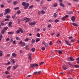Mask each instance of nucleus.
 <instances>
[{"instance_id": "f257e3e1", "label": "nucleus", "mask_w": 79, "mask_h": 79, "mask_svg": "<svg viewBox=\"0 0 79 79\" xmlns=\"http://www.w3.org/2000/svg\"><path fill=\"white\" fill-rule=\"evenodd\" d=\"M22 5L23 6H24V9H26L28 8V7L29 5V4L28 3H26L25 2H22Z\"/></svg>"}, {"instance_id": "f03ea898", "label": "nucleus", "mask_w": 79, "mask_h": 79, "mask_svg": "<svg viewBox=\"0 0 79 79\" xmlns=\"http://www.w3.org/2000/svg\"><path fill=\"white\" fill-rule=\"evenodd\" d=\"M5 13H4V15H6L7 13H10V9L9 8H7L5 10Z\"/></svg>"}, {"instance_id": "7ed1b4c3", "label": "nucleus", "mask_w": 79, "mask_h": 79, "mask_svg": "<svg viewBox=\"0 0 79 79\" xmlns=\"http://www.w3.org/2000/svg\"><path fill=\"white\" fill-rule=\"evenodd\" d=\"M38 64H33L30 65V67L31 68H34V67H38Z\"/></svg>"}, {"instance_id": "20e7f679", "label": "nucleus", "mask_w": 79, "mask_h": 79, "mask_svg": "<svg viewBox=\"0 0 79 79\" xmlns=\"http://www.w3.org/2000/svg\"><path fill=\"white\" fill-rule=\"evenodd\" d=\"M24 20H25V23H27L28 22H29V21H30V19L27 18H25L23 19Z\"/></svg>"}, {"instance_id": "39448f33", "label": "nucleus", "mask_w": 79, "mask_h": 79, "mask_svg": "<svg viewBox=\"0 0 79 79\" xmlns=\"http://www.w3.org/2000/svg\"><path fill=\"white\" fill-rule=\"evenodd\" d=\"M65 42L66 43V44L68 46H71V44L68 41L65 40Z\"/></svg>"}, {"instance_id": "423d86ee", "label": "nucleus", "mask_w": 79, "mask_h": 79, "mask_svg": "<svg viewBox=\"0 0 79 79\" xmlns=\"http://www.w3.org/2000/svg\"><path fill=\"white\" fill-rule=\"evenodd\" d=\"M41 71H39V72H36L34 73V74H40L41 73Z\"/></svg>"}, {"instance_id": "0eeeda50", "label": "nucleus", "mask_w": 79, "mask_h": 79, "mask_svg": "<svg viewBox=\"0 0 79 79\" xmlns=\"http://www.w3.org/2000/svg\"><path fill=\"white\" fill-rule=\"evenodd\" d=\"M71 20H72V22H74L75 20V17L74 16H73L71 18Z\"/></svg>"}, {"instance_id": "6e6552de", "label": "nucleus", "mask_w": 79, "mask_h": 79, "mask_svg": "<svg viewBox=\"0 0 79 79\" xmlns=\"http://www.w3.org/2000/svg\"><path fill=\"white\" fill-rule=\"evenodd\" d=\"M18 65H15V66H14L13 67V68H12V69H13L14 70H15L17 68H18Z\"/></svg>"}, {"instance_id": "1a4fd4ad", "label": "nucleus", "mask_w": 79, "mask_h": 79, "mask_svg": "<svg viewBox=\"0 0 79 79\" xmlns=\"http://www.w3.org/2000/svg\"><path fill=\"white\" fill-rule=\"evenodd\" d=\"M43 44L45 45V47H48V45H47V43H45V41H44L42 42Z\"/></svg>"}, {"instance_id": "9d476101", "label": "nucleus", "mask_w": 79, "mask_h": 79, "mask_svg": "<svg viewBox=\"0 0 79 79\" xmlns=\"http://www.w3.org/2000/svg\"><path fill=\"white\" fill-rule=\"evenodd\" d=\"M62 68H63V69L64 70H66L67 69V68L65 65H63L62 66Z\"/></svg>"}, {"instance_id": "9b49d317", "label": "nucleus", "mask_w": 79, "mask_h": 79, "mask_svg": "<svg viewBox=\"0 0 79 79\" xmlns=\"http://www.w3.org/2000/svg\"><path fill=\"white\" fill-rule=\"evenodd\" d=\"M18 4V2L16 1H14L13 2V4L14 5H15Z\"/></svg>"}, {"instance_id": "f8f14e48", "label": "nucleus", "mask_w": 79, "mask_h": 79, "mask_svg": "<svg viewBox=\"0 0 79 79\" xmlns=\"http://www.w3.org/2000/svg\"><path fill=\"white\" fill-rule=\"evenodd\" d=\"M31 54H28V58H29V59L30 60H32V58H31Z\"/></svg>"}, {"instance_id": "ddd939ff", "label": "nucleus", "mask_w": 79, "mask_h": 79, "mask_svg": "<svg viewBox=\"0 0 79 79\" xmlns=\"http://www.w3.org/2000/svg\"><path fill=\"white\" fill-rule=\"evenodd\" d=\"M11 24H12V23L10 22L9 23V26L10 27H12V26L11 25Z\"/></svg>"}, {"instance_id": "4468645a", "label": "nucleus", "mask_w": 79, "mask_h": 79, "mask_svg": "<svg viewBox=\"0 0 79 79\" xmlns=\"http://www.w3.org/2000/svg\"><path fill=\"white\" fill-rule=\"evenodd\" d=\"M14 33V32H8V35H10V34H13Z\"/></svg>"}, {"instance_id": "2eb2a0df", "label": "nucleus", "mask_w": 79, "mask_h": 79, "mask_svg": "<svg viewBox=\"0 0 79 79\" xmlns=\"http://www.w3.org/2000/svg\"><path fill=\"white\" fill-rule=\"evenodd\" d=\"M10 62H11L12 63H15V62L14 61V59L10 60Z\"/></svg>"}, {"instance_id": "dca6fc26", "label": "nucleus", "mask_w": 79, "mask_h": 79, "mask_svg": "<svg viewBox=\"0 0 79 79\" xmlns=\"http://www.w3.org/2000/svg\"><path fill=\"white\" fill-rule=\"evenodd\" d=\"M70 60H71V61H72V62L73 61L74 59H73L72 57V56L70 57Z\"/></svg>"}, {"instance_id": "f3484780", "label": "nucleus", "mask_w": 79, "mask_h": 79, "mask_svg": "<svg viewBox=\"0 0 79 79\" xmlns=\"http://www.w3.org/2000/svg\"><path fill=\"white\" fill-rule=\"evenodd\" d=\"M60 6L62 7H64V4H62V3L61 2L60 4Z\"/></svg>"}, {"instance_id": "a211bd4d", "label": "nucleus", "mask_w": 79, "mask_h": 79, "mask_svg": "<svg viewBox=\"0 0 79 79\" xmlns=\"http://www.w3.org/2000/svg\"><path fill=\"white\" fill-rule=\"evenodd\" d=\"M17 55L15 53H13L12 54V56H13V57H16Z\"/></svg>"}, {"instance_id": "6ab92c4d", "label": "nucleus", "mask_w": 79, "mask_h": 79, "mask_svg": "<svg viewBox=\"0 0 79 79\" xmlns=\"http://www.w3.org/2000/svg\"><path fill=\"white\" fill-rule=\"evenodd\" d=\"M25 45V43L23 42V43L21 44V46L22 47H23Z\"/></svg>"}, {"instance_id": "aec40b11", "label": "nucleus", "mask_w": 79, "mask_h": 79, "mask_svg": "<svg viewBox=\"0 0 79 79\" xmlns=\"http://www.w3.org/2000/svg\"><path fill=\"white\" fill-rule=\"evenodd\" d=\"M40 38H37L36 40V43H38V42H39L40 41Z\"/></svg>"}, {"instance_id": "412c9836", "label": "nucleus", "mask_w": 79, "mask_h": 79, "mask_svg": "<svg viewBox=\"0 0 79 79\" xmlns=\"http://www.w3.org/2000/svg\"><path fill=\"white\" fill-rule=\"evenodd\" d=\"M21 12L20 10H18L17 12H16V14H20Z\"/></svg>"}, {"instance_id": "4be33fe9", "label": "nucleus", "mask_w": 79, "mask_h": 79, "mask_svg": "<svg viewBox=\"0 0 79 79\" xmlns=\"http://www.w3.org/2000/svg\"><path fill=\"white\" fill-rule=\"evenodd\" d=\"M57 6V3H56L53 4V6H54V7H56Z\"/></svg>"}, {"instance_id": "5701e85b", "label": "nucleus", "mask_w": 79, "mask_h": 79, "mask_svg": "<svg viewBox=\"0 0 79 79\" xmlns=\"http://www.w3.org/2000/svg\"><path fill=\"white\" fill-rule=\"evenodd\" d=\"M41 13L43 14H45V11L43 10H41Z\"/></svg>"}, {"instance_id": "b1692460", "label": "nucleus", "mask_w": 79, "mask_h": 79, "mask_svg": "<svg viewBox=\"0 0 79 79\" xmlns=\"http://www.w3.org/2000/svg\"><path fill=\"white\" fill-rule=\"evenodd\" d=\"M30 40V39H29V38H26V39L24 40V41L25 42H27V41H28V40Z\"/></svg>"}, {"instance_id": "393cba45", "label": "nucleus", "mask_w": 79, "mask_h": 79, "mask_svg": "<svg viewBox=\"0 0 79 79\" xmlns=\"http://www.w3.org/2000/svg\"><path fill=\"white\" fill-rule=\"evenodd\" d=\"M18 31H19L20 32H21V33H23V31L21 29V28H20V29H19V30H18Z\"/></svg>"}, {"instance_id": "a878e982", "label": "nucleus", "mask_w": 79, "mask_h": 79, "mask_svg": "<svg viewBox=\"0 0 79 79\" xmlns=\"http://www.w3.org/2000/svg\"><path fill=\"white\" fill-rule=\"evenodd\" d=\"M56 43H58L60 45V44L61 43V42L60 41H57Z\"/></svg>"}, {"instance_id": "bb28decb", "label": "nucleus", "mask_w": 79, "mask_h": 79, "mask_svg": "<svg viewBox=\"0 0 79 79\" xmlns=\"http://www.w3.org/2000/svg\"><path fill=\"white\" fill-rule=\"evenodd\" d=\"M73 25L75 26H76L77 27V24L75 23H73Z\"/></svg>"}, {"instance_id": "cd10ccee", "label": "nucleus", "mask_w": 79, "mask_h": 79, "mask_svg": "<svg viewBox=\"0 0 79 79\" xmlns=\"http://www.w3.org/2000/svg\"><path fill=\"white\" fill-rule=\"evenodd\" d=\"M5 31L4 30H2V31H1V34H4V33H5Z\"/></svg>"}, {"instance_id": "c85d7f7f", "label": "nucleus", "mask_w": 79, "mask_h": 79, "mask_svg": "<svg viewBox=\"0 0 79 79\" xmlns=\"http://www.w3.org/2000/svg\"><path fill=\"white\" fill-rule=\"evenodd\" d=\"M5 73L6 75H8L10 73L8 71H6L5 72Z\"/></svg>"}, {"instance_id": "c756f323", "label": "nucleus", "mask_w": 79, "mask_h": 79, "mask_svg": "<svg viewBox=\"0 0 79 79\" xmlns=\"http://www.w3.org/2000/svg\"><path fill=\"white\" fill-rule=\"evenodd\" d=\"M31 77V75H29L27 76L26 78L27 79H28L30 77Z\"/></svg>"}, {"instance_id": "7c9ffc66", "label": "nucleus", "mask_w": 79, "mask_h": 79, "mask_svg": "<svg viewBox=\"0 0 79 79\" xmlns=\"http://www.w3.org/2000/svg\"><path fill=\"white\" fill-rule=\"evenodd\" d=\"M74 67L75 68H79V66L77 65H75Z\"/></svg>"}, {"instance_id": "2f4dec72", "label": "nucleus", "mask_w": 79, "mask_h": 79, "mask_svg": "<svg viewBox=\"0 0 79 79\" xmlns=\"http://www.w3.org/2000/svg\"><path fill=\"white\" fill-rule=\"evenodd\" d=\"M31 52H35V48H31Z\"/></svg>"}, {"instance_id": "473e14b6", "label": "nucleus", "mask_w": 79, "mask_h": 79, "mask_svg": "<svg viewBox=\"0 0 79 79\" xmlns=\"http://www.w3.org/2000/svg\"><path fill=\"white\" fill-rule=\"evenodd\" d=\"M36 23V22H32V23L31 25H34Z\"/></svg>"}, {"instance_id": "72a5a7b5", "label": "nucleus", "mask_w": 79, "mask_h": 79, "mask_svg": "<svg viewBox=\"0 0 79 79\" xmlns=\"http://www.w3.org/2000/svg\"><path fill=\"white\" fill-rule=\"evenodd\" d=\"M57 16V14L56 13H55L54 14V18H56V17Z\"/></svg>"}, {"instance_id": "f704fd0d", "label": "nucleus", "mask_w": 79, "mask_h": 79, "mask_svg": "<svg viewBox=\"0 0 79 79\" xmlns=\"http://www.w3.org/2000/svg\"><path fill=\"white\" fill-rule=\"evenodd\" d=\"M65 18L64 17H62V18H61V20H62L63 21H64L65 20Z\"/></svg>"}, {"instance_id": "c9c22d12", "label": "nucleus", "mask_w": 79, "mask_h": 79, "mask_svg": "<svg viewBox=\"0 0 79 79\" xmlns=\"http://www.w3.org/2000/svg\"><path fill=\"white\" fill-rule=\"evenodd\" d=\"M7 2L8 3H10L12 2V0H10L9 1H7Z\"/></svg>"}, {"instance_id": "e433bc0d", "label": "nucleus", "mask_w": 79, "mask_h": 79, "mask_svg": "<svg viewBox=\"0 0 79 79\" xmlns=\"http://www.w3.org/2000/svg\"><path fill=\"white\" fill-rule=\"evenodd\" d=\"M8 29V27H6L4 28V30L5 31L6 30Z\"/></svg>"}, {"instance_id": "4c0bfd02", "label": "nucleus", "mask_w": 79, "mask_h": 79, "mask_svg": "<svg viewBox=\"0 0 79 79\" xmlns=\"http://www.w3.org/2000/svg\"><path fill=\"white\" fill-rule=\"evenodd\" d=\"M33 6H34L33 5L30 6H29V8L30 9H32Z\"/></svg>"}, {"instance_id": "58836bf2", "label": "nucleus", "mask_w": 79, "mask_h": 79, "mask_svg": "<svg viewBox=\"0 0 79 79\" xmlns=\"http://www.w3.org/2000/svg\"><path fill=\"white\" fill-rule=\"evenodd\" d=\"M15 17H16V15H14L12 16V19H15Z\"/></svg>"}, {"instance_id": "ea45409f", "label": "nucleus", "mask_w": 79, "mask_h": 79, "mask_svg": "<svg viewBox=\"0 0 79 79\" xmlns=\"http://www.w3.org/2000/svg\"><path fill=\"white\" fill-rule=\"evenodd\" d=\"M59 22V20L57 19H56L55 20V22L56 23H57Z\"/></svg>"}, {"instance_id": "a19ab883", "label": "nucleus", "mask_w": 79, "mask_h": 79, "mask_svg": "<svg viewBox=\"0 0 79 79\" xmlns=\"http://www.w3.org/2000/svg\"><path fill=\"white\" fill-rule=\"evenodd\" d=\"M16 40H20V38H19L18 37H16Z\"/></svg>"}, {"instance_id": "79ce46f5", "label": "nucleus", "mask_w": 79, "mask_h": 79, "mask_svg": "<svg viewBox=\"0 0 79 79\" xmlns=\"http://www.w3.org/2000/svg\"><path fill=\"white\" fill-rule=\"evenodd\" d=\"M73 13V12L72 11H70L69 12H68V14H72Z\"/></svg>"}, {"instance_id": "37998d69", "label": "nucleus", "mask_w": 79, "mask_h": 79, "mask_svg": "<svg viewBox=\"0 0 79 79\" xmlns=\"http://www.w3.org/2000/svg\"><path fill=\"white\" fill-rule=\"evenodd\" d=\"M0 6L1 8H2L4 7V6L3 4H1V5H0Z\"/></svg>"}, {"instance_id": "c03bdc74", "label": "nucleus", "mask_w": 79, "mask_h": 79, "mask_svg": "<svg viewBox=\"0 0 79 79\" xmlns=\"http://www.w3.org/2000/svg\"><path fill=\"white\" fill-rule=\"evenodd\" d=\"M6 18V19H10V15H7Z\"/></svg>"}, {"instance_id": "a18cd8bd", "label": "nucleus", "mask_w": 79, "mask_h": 79, "mask_svg": "<svg viewBox=\"0 0 79 79\" xmlns=\"http://www.w3.org/2000/svg\"><path fill=\"white\" fill-rule=\"evenodd\" d=\"M20 31L19 30H17L16 31V34H19L20 33Z\"/></svg>"}, {"instance_id": "49530a36", "label": "nucleus", "mask_w": 79, "mask_h": 79, "mask_svg": "<svg viewBox=\"0 0 79 79\" xmlns=\"http://www.w3.org/2000/svg\"><path fill=\"white\" fill-rule=\"evenodd\" d=\"M49 44L50 45H52V41H50V42L49 43Z\"/></svg>"}, {"instance_id": "de8ad7c7", "label": "nucleus", "mask_w": 79, "mask_h": 79, "mask_svg": "<svg viewBox=\"0 0 79 79\" xmlns=\"http://www.w3.org/2000/svg\"><path fill=\"white\" fill-rule=\"evenodd\" d=\"M75 40H76L75 39L74 40H71V43H73V42H74Z\"/></svg>"}, {"instance_id": "09e8293b", "label": "nucleus", "mask_w": 79, "mask_h": 79, "mask_svg": "<svg viewBox=\"0 0 79 79\" xmlns=\"http://www.w3.org/2000/svg\"><path fill=\"white\" fill-rule=\"evenodd\" d=\"M58 51L59 52V53L60 54H62V52H61V51L59 50Z\"/></svg>"}, {"instance_id": "8fccbe9b", "label": "nucleus", "mask_w": 79, "mask_h": 79, "mask_svg": "<svg viewBox=\"0 0 79 79\" xmlns=\"http://www.w3.org/2000/svg\"><path fill=\"white\" fill-rule=\"evenodd\" d=\"M35 40L33 39L32 40H31V43H32L34 44V43H35Z\"/></svg>"}, {"instance_id": "3c124183", "label": "nucleus", "mask_w": 79, "mask_h": 79, "mask_svg": "<svg viewBox=\"0 0 79 79\" xmlns=\"http://www.w3.org/2000/svg\"><path fill=\"white\" fill-rule=\"evenodd\" d=\"M10 62L9 61L7 63H6V65H8L10 64Z\"/></svg>"}, {"instance_id": "603ef678", "label": "nucleus", "mask_w": 79, "mask_h": 79, "mask_svg": "<svg viewBox=\"0 0 79 79\" xmlns=\"http://www.w3.org/2000/svg\"><path fill=\"white\" fill-rule=\"evenodd\" d=\"M42 9L43 10H46L47 8L46 7H43Z\"/></svg>"}, {"instance_id": "864d4df0", "label": "nucleus", "mask_w": 79, "mask_h": 79, "mask_svg": "<svg viewBox=\"0 0 79 79\" xmlns=\"http://www.w3.org/2000/svg\"><path fill=\"white\" fill-rule=\"evenodd\" d=\"M11 67V66L8 67L7 68V70H9Z\"/></svg>"}, {"instance_id": "5fc2aeb1", "label": "nucleus", "mask_w": 79, "mask_h": 79, "mask_svg": "<svg viewBox=\"0 0 79 79\" xmlns=\"http://www.w3.org/2000/svg\"><path fill=\"white\" fill-rule=\"evenodd\" d=\"M19 9V7H16L15 8H14V10H18Z\"/></svg>"}, {"instance_id": "6e6d98bb", "label": "nucleus", "mask_w": 79, "mask_h": 79, "mask_svg": "<svg viewBox=\"0 0 79 79\" xmlns=\"http://www.w3.org/2000/svg\"><path fill=\"white\" fill-rule=\"evenodd\" d=\"M4 25V23H1L0 24V26H3Z\"/></svg>"}, {"instance_id": "4d7b16f0", "label": "nucleus", "mask_w": 79, "mask_h": 79, "mask_svg": "<svg viewBox=\"0 0 79 79\" xmlns=\"http://www.w3.org/2000/svg\"><path fill=\"white\" fill-rule=\"evenodd\" d=\"M37 36H38V37H40V34L39 33L37 34Z\"/></svg>"}, {"instance_id": "13d9d810", "label": "nucleus", "mask_w": 79, "mask_h": 79, "mask_svg": "<svg viewBox=\"0 0 79 79\" xmlns=\"http://www.w3.org/2000/svg\"><path fill=\"white\" fill-rule=\"evenodd\" d=\"M41 49L43 51H44L45 50V48L44 47L42 48Z\"/></svg>"}, {"instance_id": "bf43d9fd", "label": "nucleus", "mask_w": 79, "mask_h": 79, "mask_svg": "<svg viewBox=\"0 0 79 79\" xmlns=\"http://www.w3.org/2000/svg\"><path fill=\"white\" fill-rule=\"evenodd\" d=\"M3 15V13H1L0 14V17H1Z\"/></svg>"}, {"instance_id": "052dcab7", "label": "nucleus", "mask_w": 79, "mask_h": 79, "mask_svg": "<svg viewBox=\"0 0 79 79\" xmlns=\"http://www.w3.org/2000/svg\"><path fill=\"white\" fill-rule=\"evenodd\" d=\"M60 36V35L58 33L57 35H56V37H59Z\"/></svg>"}, {"instance_id": "680f3d73", "label": "nucleus", "mask_w": 79, "mask_h": 79, "mask_svg": "<svg viewBox=\"0 0 79 79\" xmlns=\"http://www.w3.org/2000/svg\"><path fill=\"white\" fill-rule=\"evenodd\" d=\"M55 34V33H51V35L52 36L54 35Z\"/></svg>"}, {"instance_id": "e2e57ef3", "label": "nucleus", "mask_w": 79, "mask_h": 79, "mask_svg": "<svg viewBox=\"0 0 79 79\" xmlns=\"http://www.w3.org/2000/svg\"><path fill=\"white\" fill-rule=\"evenodd\" d=\"M23 41H20L19 42V44H23Z\"/></svg>"}, {"instance_id": "0e129e2a", "label": "nucleus", "mask_w": 79, "mask_h": 79, "mask_svg": "<svg viewBox=\"0 0 79 79\" xmlns=\"http://www.w3.org/2000/svg\"><path fill=\"white\" fill-rule=\"evenodd\" d=\"M2 34L0 35V39L2 38Z\"/></svg>"}, {"instance_id": "69168bd1", "label": "nucleus", "mask_w": 79, "mask_h": 79, "mask_svg": "<svg viewBox=\"0 0 79 79\" xmlns=\"http://www.w3.org/2000/svg\"><path fill=\"white\" fill-rule=\"evenodd\" d=\"M10 56V54H8L7 55V56L8 57H9Z\"/></svg>"}, {"instance_id": "338daca9", "label": "nucleus", "mask_w": 79, "mask_h": 79, "mask_svg": "<svg viewBox=\"0 0 79 79\" xmlns=\"http://www.w3.org/2000/svg\"><path fill=\"white\" fill-rule=\"evenodd\" d=\"M73 1L74 2H78V0H73Z\"/></svg>"}, {"instance_id": "774afa93", "label": "nucleus", "mask_w": 79, "mask_h": 79, "mask_svg": "<svg viewBox=\"0 0 79 79\" xmlns=\"http://www.w3.org/2000/svg\"><path fill=\"white\" fill-rule=\"evenodd\" d=\"M77 60H79V57H78V58H77L76 60L77 61Z\"/></svg>"}]
</instances>
